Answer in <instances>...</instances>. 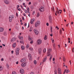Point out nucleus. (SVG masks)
Returning <instances> with one entry per match:
<instances>
[{
  "label": "nucleus",
  "instance_id": "obj_1",
  "mask_svg": "<svg viewBox=\"0 0 74 74\" xmlns=\"http://www.w3.org/2000/svg\"><path fill=\"white\" fill-rule=\"evenodd\" d=\"M14 18V15H12V16H10L9 17V22H12V19Z\"/></svg>",
  "mask_w": 74,
  "mask_h": 74
},
{
  "label": "nucleus",
  "instance_id": "obj_2",
  "mask_svg": "<svg viewBox=\"0 0 74 74\" xmlns=\"http://www.w3.org/2000/svg\"><path fill=\"white\" fill-rule=\"evenodd\" d=\"M40 24V22L39 21H37L35 23V27H37L38 26H39Z\"/></svg>",
  "mask_w": 74,
  "mask_h": 74
},
{
  "label": "nucleus",
  "instance_id": "obj_3",
  "mask_svg": "<svg viewBox=\"0 0 74 74\" xmlns=\"http://www.w3.org/2000/svg\"><path fill=\"white\" fill-rule=\"evenodd\" d=\"M48 52L47 53V56H49L50 55H51V54H50V53L49 52H51V51H52V50H51V49H48Z\"/></svg>",
  "mask_w": 74,
  "mask_h": 74
},
{
  "label": "nucleus",
  "instance_id": "obj_4",
  "mask_svg": "<svg viewBox=\"0 0 74 74\" xmlns=\"http://www.w3.org/2000/svg\"><path fill=\"white\" fill-rule=\"evenodd\" d=\"M39 10L40 11V12H43V11H44V10H45V9H44V7L42 6L39 9Z\"/></svg>",
  "mask_w": 74,
  "mask_h": 74
},
{
  "label": "nucleus",
  "instance_id": "obj_5",
  "mask_svg": "<svg viewBox=\"0 0 74 74\" xmlns=\"http://www.w3.org/2000/svg\"><path fill=\"white\" fill-rule=\"evenodd\" d=\"M19 48H17L16 50V55H18L19 53Z\"/></svg>",
  "mask_w": 74,
  "mask_h": 74
},
{
  "label": "nucleus",
  "instance_id": "obj_6",
  "mask_svg": "<svg viewBox=\"0 0 74 74\" xmlns=\"http://www.w3.org/2000/svg\"><path fill=\"white\" fill-rule=\"evenodd\" d=\"M42 42V41L41 40H37V43L38 45L41 44Z\"/></svg>",
  "mask_w": 74,
  "mask_h": 74
},
{
  "label": "nucleus",
  "instance_id": "obj_7",
  "mask_svg": "<svg viewBox=\"0 0 74 74\" xmlns=\"http://www.w3.org/2000/svg\"><path fill=\"white\" fill-rule=\"evenodd\" d=\"M58 73L59 74H62V72H61V71H62V70H61V69L59 68L58 69Z\"/></svg>",
  "mask_w": 74,
  "mask_h": 74
},
{
  "label": "nucleus",
  "instance_id": "obj_8",
  "mask_svg": "<svg viewBox=\"0 0 74 74\" xmlns=\"http://www.w3.org/2000/svg\"><path fill=\"white\" fill-rule=\"evenodd\" d=\"M34 32L35 33V34L37 35V34H38L39 33L38 31L36 29H35L34 30Z\"/></svg>",
  "mask_w": 74,
  "mask_h": 74
},
{
  "label": "nucleus",
  "instance_id": "obj_9",
  "mask_svg": "<svg viewBox=\"0 0 74 74\" xmlns=\"http://www.w3.org/2000/svg\"><path fill=\"white\" fill-rule=\"evenodd\" d=\"M28 56L29 59V60H31L32 59V55H31V54H30V53H28Z\"/></svg>",
  "mask_w": 74,
  "mask_h": 74
},
{
  "label": "nucleus",
  "instance_id": "obj_10",
  "mask_svg": "<svg viewBox=\"0 0 74 74\" xmlns=\"http://www.w3.org/2000/svg\"><path fill=\"white\" fill-rule=\"evenodd\" d=\"M38 53L39 55H41L42 53V49H39L38 50Z\"/></svg>",
  "mask_w": 74,
  "mask_h": 74
},
{
  "label": "nucleus",
  "instance_id": "obj_11",
  "mask_svg": "<svg viewBox=\"0 0 74 74\" xmlns=\"http://www.w3.org/2000/svg\"><path fill=\"white\" fill-rule=\"evenodd\" d=\"M4 2L5 4H8L10 3V2L8 1V0H4Z\"/></svg>",
  "mask_w": 74,
  "mask_h": 74
},
{
  "label": "nucleus",
  "instance_id": "obj_12",
  "mask_svg": "<svg viewBox=\"0 0 74 74\" xmlns=\"http://www.w3.org/2000/svg\"><path fill=\"white\" fill-rule=\"evenodd\" d=\"M25 61H26V60H25V58H23L21 60V62H22V63L25 62Z\"/></svg>",
  "mask_w": 74,
  "mask_h": 74
},
{
  "label": "nucleus",
  "instance_id": "obj_13",
  "mask_svg": "<svg viewBox=\"0 0 74 74\" xmlns=\"http://www.w3.org/2000/svg\"><path fill=\"white\" fill-rule=\"evenodd\" d=\"M20 72L21 74H23L24 73V70L23 69H21L20 70Z\"/></svg>",
  "mask_w": 74,
  "mask_h": 74
},
{
  "label": "nucleus",
  "instance_id": "obj_14",
  "mask_svg": "<svg viewBox=\"0 0 74 74\" xmlns=\"http://www.w3.org/2000/svg\"><path fill=\"white\" fill-rule=\"evenodd\" d=\"M21 66L22 67H25L26 66V63H23L21 64Z\"/></svg>",
  "mask_w": 74,
  "mask_h": 74
},
{
  "label": "nucleus",
  "instance_id": "obj_15",
  "mask_svg": "<svg viewBox=\"0 0 74 74\" xmlns=\"http://www.w3.org/2000/svg\"><path fill=\"white\" fill-rule=\"evenodd\" d=\"M35 21V19L33 18L31 20L30 23L31 24H33V23L34 21Z\"/></svg>",
  "mask_w": 74,
  "mask_h": 74
},
{
  "label": "nucleus",
  "instance_id": "obj_16",
  "mask_svg": "<svg viewBox=\"0 0 74 74\" xmlns=\"http://www.w3.org/2000/svg\"><path fill=\"white\" fill-rule=\"evenodd\" d=\"M16 40V38H13L11 40V42H14V41Z\"/></svg>",
  "mask_w": 74,
  "mask_h": 74
},
{
  "label": "nucleus",
  "instance_id": "obj_17",
  "mask_svg": "<svg viewBox=\"0 0 74 74\" xmlns=\"http://www.w3.org/2000/svg\"><path fill=\"white\" fill-rule=\"evenodd\" d=\"M47 57H45L43 59V62H45L46 61V60H47Z\"/></svg>",
  "mask_w": 74,
  "mask_h": 74
},
{
  "label": "nucleus",
  "instance_id": "obj_18",
  "mask_svg": "<svg viewBox=\"0 0 74 74\" xmlns=\"http://www.w3.org/2000/svg\"><path fill=\"white\" fill-rule=\"evenodd\" d=\"M18 38L20 40H23V38L22 36H19Z\"/></svg>",
  "mask_w": 74,
  "mask_h": 74
},
{
  "label": "nucleus",
  "instance_id": "obj_19",
  "mask_svg": "<svg viewBox=\"0 0 74 74\" xmlns=\"http://www.w3.org/2000/svg\"><path fill=\"white\" fill-rule=\"evenodd\" d=\"M16 43H14L12 45V47L13 48H15L16 47Z\"/></svg>",
  "mask_w": 74,
  "mask_h": 74
},
{
  "label": "nucleus",
  "instance_id": "obj_20",
  "mask_svg": "<svg viewBox=\"0 0 74 74\" xmlns=\"http://www.w3.org/2000/svg\"><path fill=\"white\" fill-rule=\"evenodd\" d=\"M4 30V29L2 27H0V32H2Z\"/></svg>",
  "mask_w": 74,
  "mask_h": 74
},
{
  "label": "nucleus",
  "instance_id": "obj_21",
  "mask_svg": "<svg viewBox=\"0 0 74 74\" xmlns=\"http://www.w3.org/2000/svg\"><path fill=\"white\" fill-rule=\"evenodd\" d=\"M32 40H33V38H32L30 37V36L29 37V41H31Z\"/></svg>",
  "mask_w": 74,
  "mask_h": 74
},
{
  "label": "nucleus",
  "instance_id": "obj_22",
  "mask_svg": "<svg viewBox=\"0 0 74 74\" xmlns=\"http://www.w3.org/2000/svg\"><path fill=\"white\" fill-rule=\"evenodd\" d=\"M21 48L22 50H24V49H25V47L23 46H21Z\"/></svg>",
  "mask_w": 74,
  "mask_h": 74
},
{
  "label": "nucleus",
  "instance_id": "obj_23",
  "mask_svg": "<svg viewBox=\"0 0 74 74\" xmlns=\"http://www.w3.org/2000/svg\"><path fill=\"white\" fill-rule=\"evenodd\" d=\"M65 71L66 73H69L70 72L69 70H68V69H65Z\"/></svg>",
  "mask_w": 74,
  "mask_h": 74
},
{
  "label": "nucleus",
  "instance_id": "obj_24",
  "mask_svg": "<svg viewBox=\"0 0 74 74\" xmlns=\"http://www.w3.org/2000/svg\"><path fill=\"white\" fill-rule=\"evenodd\" d=\"M52 19H49V21L51 23H52Z\"/></svg>",
  "mask_w": 74,
  "mask_h": 74
},
{
  "label": "nucleus",
  "instance_id": "obj_25",
  "mask_svg": "<svg viewBox=\"0 0 74 74\" xmlns=\"http://www.w3.org/2000/svg\"><path fill=\"white\" fill-rule=\"evenodd\" d=\"M47 35H45V37L44 38V39L45 40H46L47 39Z\"/></svg>",
  "mask_w": 74,
  "mask_h": 74
},
{
  "label": "nucleus",
  "instance_id": "obj_26",
  "mask_svg": "<svg viewBox=\"0 0 74 74\" xmlns=\"http://www.w3.org/2000/svg\"><path fill=\"white\" fill-rule=\"evenodd\" d=\"M51 29V33H52V26L50 27Z\"/></svg>",
  "mask_w": 74,
  "mask_h": 74
},
{
  "label": "nucleus",
  "instance_id": "obj_27",
  "mask_svg": "<svg viewBox=\"0 0 74 74\" xmlns=\"http://www.w3.org/2000/svg\"><path fill=\"white\" fill-rule=\"evenodd\" d=\"M29 47V45L27 44L26 46V48H28Z\"/></svg>",
  "mask_w": 74,
  "mask_h": 74
},
{
  "label": "nucleus",
  "instance_id": "obj_28",
  "mask_svg": "<svg viewBox=\"0 0 74 74\" xmlns=\"http://www.w3.org/2000/svg\"><path fill=\"white\" fill-rule=\"evenodd\" d=\"M20 43H21V44H24V42L22 40H21V41L20 40Z\"/></svg>",
  "mask_w": 74,
  "mask_h": 74
},
{
  "label": "nucleus",
  "instance_id": "obj_29",
  "mask_svg": "<svg viewBox=\"0 0 74 74\" xmlns=\"http://www.w3.org/2000/svg\"><path fill=\"white\" fill-rule=\"evenodd\" d=\"M3 69V67H2L0 66V71H2Z\"/></svg>",
  "mask_w": 74,
  "mask_h": 74
},
{
  "label": "nucleus",
  "instance_id": "obj_30",
  "mask_svg": "<svg viewBox=\"0 0 74 74\" xmlns=\"http://www.w3.org/2000/svg\"><path fill=\"white\" fill-rule=\"evenodd\" d=\"M29 50L30 51H33V48L30 47L29 48Z\"/></svg>",
  "mask_w": 74,
  "mask_h": 74
},
{
  "label": "nucleus",
  "instance_id": "obj_31",
  "mask_svg": "<svg viewBox=\"0 0 74 74\" xmlns=\"http://www.w3.org/2000/svg\"><path fill=\"white\" fill-rule=\"evenodd\" d=\"M34 63L35 64H37V61L36 60H34Z\"/></svg>",
  "mask_w": 74,
  "mask_h": 74
},
{
  "label": "nucleus",
  "instance_id": "obj_32",
  "mask_svg": "<svg viewBox=\"0 0 74 74\" xmlns=\"http://www.w3.org/2000/svg\"><path fill=\"white\" fill-rule=\"evenodd\" d=\"M65 60H66V59H65V57H63V60L64 62H65Z\"/></svg>",
  "mask_w": 74,
  "mask_h": 74
},
{
  "label": "nucleus",
  "instance_id": "obj_33",
  "mask_svg": "<svg viewBox=\"0 0 74 74\" xmlns=\"http://www.w3.org/2000/svg\"><path fill=\"white\" fill-rule=\"evenodd\" d=\"M39 16H40V14H39V13H38L36 16L37 17H39Z\"/></svg>",
  "mask_w": 74,
  "mask_h": 74
},
{
  "label": "nucleus",
  "instance_id": "obj_34",
  "mask_svg": "<svg viewBox=\"0 0 74 74\" xmlns=\"http://www.w3.org/2000/svg\"><path fill=\"white\" fill-rule=\"evenodd\" d=\"M12 74H16V72L15 71H13Z\"/></svg>",
  "mask_w": 74,
  "mask_h": 74
},
{
  "label": "nucleus",
  "instance_id": "obj_35",
  "mask_svg": "<svg viewBox=\"0 0 74 74\" xmlns=\"http://www.w3.org/2000/svg\"><path fill=\"white\" fill-rule=\"evenodd\" d=\"M52 56H50V58H49V60L51 61V59H52Z\"/></svg>",
  "mask_w": 74,
  "mask_h": 74
},
{
  "label": "nucleus",
  "instance_id": "obj_36",
  "mask_svg": "<svg viewBox=\"0 0 74 74\" xmlns=\"http://www.w3.org/2000/svg\"><path fill=\"white\" fill-rule=\"evenodd\" d=\"M54 73V74H57V73H58V72L56 70L55 71Z\"/></svg>",
  "mask_w": 74,
  "mask_h": 74
},
{
  "label": "nucleus",
  "instance_id": "obj_37",
  "mask_svg": "<svg viewBox=\"0 0 74 74\" xmlns=\"http://www.w3.org/2000/svg\"><path fill=\"white\" fill-rule=\"evenodd\" d=\"M46 52V49H44L43 50V52L45 53Z\"/></svg>",
  "mask_w": 74,
  "mask_h": 74
},
{
  "label": "nucleus",
  "instance_id": "obj_38",
  "mask_svg": "<svg viewBox=\"0 0 74 74\" xmlns=\"http://www.w3.org/2000/svg\"><path fill=\"white\" fill-rule=\"evenodd\" d=\"M56 12L57 13V14H59V11H57Z\"/></svg>",
  "mask_w": 74,
  "mask_h": 74
},
{
  "label": "nucleus",
  "instance_id": "obj_39",
  "mask_svg": "<svg viewBox=\"0 0 74 74\" xmlns=\"http://www.w3.org/2000/svg\"><path fill=\"white\" fill-rule=\"evenodd\" d=\"M52 43H54V40H53V39H52Z\"/></svg>",
  "mask_w": 74,
  "mask_h": 74
},
{
  "label": "nucleus",
  "instance_id": "obj_40",
  "mask_svg": "<svg viewBox=\"0 0 74 74\" xmlns=\"http://www.w3.org/2000/svg\"><path fill=\"white\" fill-rule=\"evenodd\" d=\"M7 67L8 68V69H9V65H8V64H7Z\"/></svg>",
  "mask_w": 74,
  "mask_h": 74
},
{
  "label": "nucleus",
  "instance_id": "obj_41",
  "mask_svg": "<svg viewBox=\"0 0 74 74\" xmlns=\"http://www.w3.org/2000/svg\"><path fill=\"white\" fill-rule=\"evenodd\" d=\"M60 34H62V29H60Z\"/></svg>",
  "mask_w": 74,
  "mask_h": 74
},
{
  "label": "nucleus",
  "instance_id": "obj_42",
  "mask_svg": "<svg viewBox=\"0 0 74 74\" xmlns=\"http://www.w3.org/2000/svg\"><path fill=\"white\" fill-rule=\"evenodd\" d=\"M30 44H33V40H32L30 42Z\"/></svg>",
  "mask_w": 74,
  "mask_h": 74
},
{
  "label": "nucleus",
  "instance_id": "obj_43",
  "mask_svg": "<svg viewBox=\"0 0 74 74\" xmlns=\"http://www.w3.org/2000/svg\"><path fill=\"white\" fill-rule=\"evenodd\" d=\"M56 29H57V30L59 29V28H58V27L57 26H56Z\"/></svg>",
  "mask_w": 74,
  "mask_h": 74
},
{
  "label": "nucleus",
  "instance_id": "obj_44",
  "mask_svg": "<svg viewBox=\"0 0 74 74\" xmlns=\"http://www.w3.org/2000/svg\"><path fill=\"white\" fill-rule=\"evenodd\" d=\"M22 19L23 21H24L25 20V18H24V17H23L22 16Z\"/></svg>",
  "mask_w": 74,
  "mask_h": 74
},
{
  "label": "nucleus",
  "instance_id": "obj_45",
  "mask_svg": "<svg viewBox=\"0 0 74 74\" xmlns=\"http://www.w3.org/2000/svg\"><path fill=\"white\" fill-rule=\"evenodd\" d=\"M53 47H54V48H55V44H53Z\"/></svg>",
  "mask_w": 74,
  "mask_h": 74
},
{
  "label": "nucleus",
  "instance_id": "obj_46",
  "mask_svg": "<svg viewBox=\"0 0 74 74\" xmlns=\"http://www.w3.org/2000/svg\"><path fill=\"white\" fill-rule=\"evenodd\" d=\"M16 16H18V13L16 12Z\"/></svg>",
  "mask_w": 74,
  "mask_h": 74
},
{
  "label": "nucleus",
  "instance_id": "obj_47",
  "mask_svg": "<svg viewBox=\"0 0 74 74\" xmlns=\"http://www.w3.org/2000/svg\"><path fill=\"white\" fill-rule=\"evenodd\" d=\"M27 11H29V7H28L27 8Z\"/></svg>",
  "mask_w": 74,
  "mask_h": 74
},
{
  "label": "nucleus",
  "instance_id": "obj_48",
  "mask_svg": "<svg viewBox=\"0 0 74 74\" xmlns=\"http://www.w3.org/2000/svg\"><path fill=\"white\" fill-rule=\"evenodd\" d=\"M1 61H3V60H4V59H3V58H2L1 59Z\"/></svg>",
  "mask_w": 74,
  "mask_h": 74
},
{
  "label": "nucleus",
  "instance_id": "obj_49",
  "mask_svg": "<svg viewBox=\"0 0 74 74\" xmlns=\"http://www.w3.org/2000/svg\"><path fill=\"white\" fill-rule=\"evenodd\" d=\"M49 19H51V16H49Z\"/></svg>",
  "mask_w": 74,
  "mask_h": 74
},
{
  "label": "nucleus",
  "instance_id": "obj_50",
  "mask_svg": "<svg viewBox=\"0 0 74 74\" xmlns=\"http://www.w3.org/2000/svg\"><path fill=\"white\" fill-rule=\"evenodd\" d=\"M46 25H47V26H49V24L48 23H46Z\"/></svg>",
  "mask_w": 74,
  "mask_h": 74
},
{
  "label": "nucleus",
  "instance_id": "obj_51",
  "mask_svg": "<svg viewBox=\"0 0 74 74\" xmlns=\"http://www.w3.org/2000/svg\"><path fill=\"white\" fill-rule=\"evenodd\" d=\"M28 4H29V5H30V4H31V2H29Z\"/></svg>",
  "mask_w": 74,
  "mask_h": 74
},
{
  "label": "nucleus",
  "instance_id": "obj_52",
  "mask_svg": "<svg viewBox=\"0 0 74 74\" xmlns=\"http://www.w3.org/2000/svg\"><path fill=\"white\" fill-rule=\"evenodd\" d=\"M23 15L24 16H26V14L25 13H24L23 14Z\"/></svg>",
  "mask_w": 74,
  "mask_h": 74
},
{
  "label": "nucleus",
  "instance_id": "obj_53",
  "mask_svg": "<svg viewBox=\"0 0 74 74\" xmlns=\"http://www.w3.org/2000/svg\"><path fill=\"white\" fill-rule=\"evenodd\" d=\"M25 13H27V11L26 10H25Z\"/></svg>",
  "mask_w": 74,
  "mask_h": 74
},
{
  "label": "nucleus",
  "instance_id": "obj_54",
  "mask_svg": "<svg viewBox=\"0 0 74 74\" xmlns=\"http://www.w3.org/2000/svg\"><path fill=\"white\" fill-rule=\"evenodd\" d=\"M32 29H30L29 30V31L30 32H32Z\"/></svg>",
  "mask_w": 74,
  "mask_h": 74
},
{
  "label": "nucleus",
  "instance_id": "obj_55",
  "mask_svg": "<svg viewBox=\"0 0 74 74\" xmlns=\"http://www.w3.org/2000/svg\"><path fill=\"white\" fill-rule=\"evenodd\" d=\"M68 40L69 41H70V38H68Z\"/></svg>",
  "mask_w": 74,
  "mask_h": 74
},
{
  "label": "nucleus",
  "instance_id": "obj_56",
  "mask_svg": "<svg viewBox=\"0 0 74 74\" xmlns=\"http://www.w3.org/2000/svg\"><path fill=\"white\" fill-rule=\"evenodd\" d=\"M18 63H19V62H18V61H17V62H16V64H18Z\"/></svg>",
  "mask_w": 74,
  "mask_h": 74
},
{
  "label": "nucleus",
  "instance_id": "obj_57",
  "mask_svg": "<svg viewBox=\"0 0 74 74\" xmlns=\"http://www.w3.org/2000/svg\"><path fill=\"white\" fill-rule=\"evenodd\" d=\"M11 52H12V54H13V53H14V51H12Z\"/></svg>",
  "mask_w": 74,
  "mask_h": 74
},
{
  "label": "nucleus",
  "instance_id": "obj_58",
  "mask_svg": "<svg viewBox=\"0 0 74 74\" xmlns=\"http://www.w3.org/2000/svg\"><path fill=\"white\" fill-rule=\"evenodd\" d=\"M30 74H34V73L33 72H31L30 73Z\"/></svg>",
  "mask_w": 74,
  "mask_h": 74
},
{
  "label": "nucleus",
  "instance_id": "obj_59",
  "mask_svg": "<svg viewBox=\"0 0 74 74\" xmlns=\"http://www.w3.org/2000/svg\"><path fill=\"white\" fill-rule=\"evenodd\" d=\"M18 11H21V9H18Z\"/></svg>",
  "mask_w": 74,
  "mask_h": 74
},
{
  "label": "nucleus",
  "instance_id": "obj_60",
  "mask_svg": "<svg viewBox=\"0 0 74 74\" xmlns=\"http://www.w3.org/2000/svg\"><path fill=\"white\" fill-rule=\"evenodd\" d=\"M55 58H53V61H54L55 60Z\"/></svg>",
  "mask_w": 74,
  "mask_h": 74
},
{
  "label": "nucleus",
  "instance_id": "obj_61",
  "mask_svg": "<svg viewBox=\"0 0 74 74\" xmlns=\"http://www.w3.org/2000/svg\"><path fill=\"white\" fill-rule=\"evenodd\" d=\"M63 11H64V12H66V10H65V9H64V8Z\"/></svg>",
  "mask_w": 74,
  "mask_h": 74
},
{
  "label": "nucleus",
  "instance_id": "obj_62",
  "mask_svg": "<svg viewBox=\"0 0 74 74\" xmlns=\"http://www.w3.org/2000/svg\"><path fill=\"white\" fill-rule=\"evenodd\" d=\"M24 25L25 26H27V24L26 23H25V24Z\"/></svg>",
  "mask_w": 74,
  "mask_h": 74
},
{
  "label": "nucleus",
  "instance_id": "obj_63",
  "mask_svg": "<svg viewBox=\"0 0 74 74\" xmlns=\"http://www.w3.org/2000/svg\"><path fill=\"white\" fill-rule=\"evenodd\" d=\"M50 36H51V37H52V36H53V35H52V34H50Z\"/></svg>",
  "mask_w": 74,
  "mask_h": 74
},
{
  "label": "nucleus",
  "instance_id": "obj_64",
  "mask_svg": "<svg viewBox=\"0 0 74 74\" xmlns=\"http://www.w3.org/2000/svg\"><path fill=\"white\" fill-rule=\"evenodd\" d=\"M71 25H73V22H71Z\"/></svg>",
  "mask_w": 74,
  "mask_h": 74
}]
</instances>
